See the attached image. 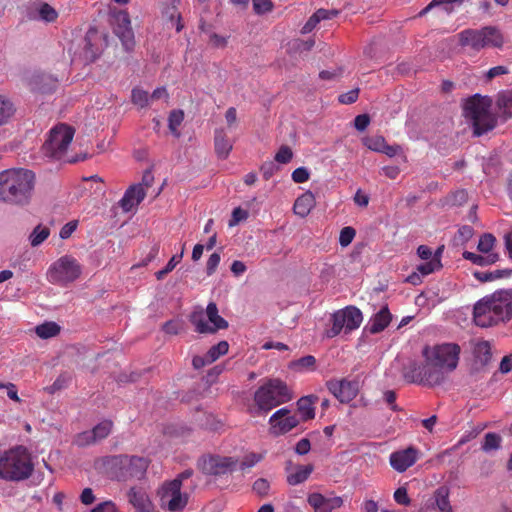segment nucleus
<instances>
[{
	"instance_id": "f257e3e1",
	"label": "nucleus",
	"mask_w": 512,
	"mask_h": 512,
	"mask_svg": "<svg viewBox=\"0 0 512 512\" xmlns=\"http://www.w3.org/2000/svg\"><path fill=\"white\" fill-rule=\"evenodd\" d=\"M512 317V289H501L477 301L473 321L481 328L498 325Z\"/></svg>"
},
{
	"instance_id": "f03ea898",
	"label": "nucleus",
	"mask_w": 512,
	"mask_h": 512,
	"mask_svg": "<svg viewBox=\"0 0 512 512\" xmlns=\"http://www.w3.org/2000/svg\"><path fill=\"white\" fill-rule=\"evenodd\" d=\"M35 187V175L28 169H8L0 172V202L14 206L30 203Z\"/></svg>"
},
{
	"instance_id": "7ed1b4c3",
	"label": "nucleus",
	"mask_w": 512,
	"mask_h": 512,
	"mask_svg": "<svg viewBox=\"0 0 512 512\" xmlns=\"http://www.w3.org/2000/svg\"><path fill=\"white\" fill-rule=\"evenodd\" d=\"M491 109L492 100L488 96L475 94L465 100L463 115L472 124L475 136H481L495 127L497 120Z\"/></svg>"
},
{
	"instance_id": "20e7f679",
	"label": "nucleus",
	"mask_w": 512,
	"mask_h": 512,
	"mask_svg": "<svg viewBox=\"0 0 512 512\" xmlns=\"http://www.w3.org/2000/svg\"><path fill=\"white\" fill-rule=\"evenodd\" d=\"M34 470L27 449L18 446L3 452L0 462V478L5 481H22L29 478Z\"/></svg>"
},
{
	"instance_id": "39448f33",
	"label": "nucleus",
	"mask_w": 512,
	"mask_h": 512,
	"mask_svg": "<svg viewBox=\"0 0 512 512\" xmlns=\"http://www.w3.org/2000/svg\"><path fill=\"white\" fill-rule=\"evenodd\" d=\"M292 399L287 385L280 379H270L254 394V401L260 411L268 412Z\"/></svg>"
},
{
	"instance_id": "423d86ee",
	"label": "nucleus",
	"mask_w": 512,
	"mask_h": 512,
	"mask_svg": "<svg viewBox=\"0 0 512 512\" xmlns=\"http://www.w3.org/2000/svg\"><path fill=\"white\" fill-rule=\"evenodd\" d=\"M447 374L448 372L442 367L426 359L422 365L411 362L409 366L404 368L403 372V376L407 381L430 387L443 383Z\"/></svg>"
},
{
	"instance_id": "0eeeda50",
	"label": "nucleus",
	"mask_w": 512,
	"mask_h": 512,
	"mask_svg": "<svg viewBox=\"0 0 512 512\" xmlns=\"http://www.w3.org/2000/svg\"><path fill=\"white\" fill-rule=\"evenodd\" d=\"M74 133L75 130L64 123L58 124L52 128L47 140L42 146L44 156L56 160L63 159L73 140Z\"/></svg>"
},
{
	"instance_id": "6e6552de",
	"label": "nucleus",
	"mask_w": 512,
	"mask_h": 512,
	"mask_svg": "<svg viewBox=\"0 0 512 512\" xmlns=\"http://www.w3.org/2000/svg\"><path fill=\"white\" fill-rule=\"evenodd\" d=\"M106 463L111 468H119L112 476L119 480L141 478L148 468V461L143 457L118 455L107 458Z\"/></svg>"
},
{
	"instance_id": "1a4fd4ad",
	"label": "nucleus",
	"mask_w": 512,
	"mask_h": 512,
	"mask_svg": "<svg viewBox=\"0 0 512 512\" xmlns=\"http://www.w3.org/2000/svg\"><path fill=\"white\" fill-rule=\"evenodd\" d=\"M460 43L463 46H471L475 50L485 47H502L504 43L502 33L495 27H484L480 30L467 29L460 34Z\"/></svg>"
},
{
	"instance_id": "9d476101",
	"label": "nucleus",
	"mask_w": 512,
	"mask_h": 512,
	"mask_svg": "<svg viewBox=\"0 0 512 512\" xmlns=\"http://www.w3.org/2000/svg\"><path fill=\"white\" fill-rule=\"evenodd\" d=\"M81 271L78 261L71 256L65 255L50 266L47 278L52 284L67 285L75 281L80 276Z\"/></svg>"
},
{
	"instance_id": "9b49d317",
	"label": "nucleus",
	"mask_w": 512,
	"mask_h": 512,
	"mask_svg": "<svg viewBox=\"0 0 512 512\" xmlns=\"http://www.w3.org/2000/svg\"><path fill=\"white\" fill-rule=\"evenodd\" d=\"M459 353L460 347L452 343L437 345L433 348L425 347L423 350V356L426 360L432 361L448 373L456 369L459 361Z\"/></svg>"
},
{
	"instance_id": "f8f14e48",
	"label": "nucleus",
	"mask_w": 512,
	"mask_h": 512,
	"mask_svg": "<svg viewBox=\"0 0 512 512\" xmlns=\"http://www.w3.org/2000/svg\"><path fill=\"white\" fill-rule=\"evenodd\" d=\"M363 316L361 311L355 306H347L344 309L336 311L332 315V328L326 332L328 338L337 336L342 330L349 333L357 329L362 323Z\"/></svg>"
},
{
	"instance_id": "ddd939ff",
	"label": "nucleus",
	"mask_w": 512,
	"mask_h": 512,
	"mask_svg": "<svg viewBox=\"0 0 512 512\" xmlns=\"http://www.w3.org/2000/svg\"><path fill=\"white\" fill-rule=\"evenodd\" d=\"M238 460L234 457L204 455L197 461V468L207 476H222L235 470Z\"/></svg>"
},
{
	"instance_id": "4468645a",
	"label": "nucleus",
	"mask_w": 512,
	"mask_h": 512,
	"mask_svg": "<svg viewBox=\"0 0 512 512\" xmlns=\"http://www.w3.org/2000/svg\"><path fill=\"white\" fill-rule=\"evenodd\" d=\"M178 481L165 482L160 491V506L171 512L183 510L188 503V495L181 492Z\"/></svg>"
},
{
	"instance_id": "2eb2a0df",
	"label": "nucleus",
	"mask_w": 512,
	"mask_h": 512,
	"mask_svg": "<svg viewBox=\"0 0 512 512\" xmlns=\"http://www.w3.org/2000/svg\"><path fill=\"white\" fill-rule=\"evenodd\" d=\"M206 315L211 323L210 325L202 314L192 316L191 322L194 324L196 332L201 334H213L220 329H226L228 327V322L218 314V308L214 302H210L207 305Z\"/></svg>"
},
{
	"instance_id": "dca6fc26",
	"label": "nucleus",
	"mask_w": 512,
	"mask_h": 512,
	"mask_svg": "<svg viewBox=\"0 0 512 512\" xmlns=\"http://www.w3.org/2000/svg\"><path fill=\"white\" fill-rule=\"evenodd\" d=\"M326 386L341 403H349L359 392L358 380L331 379L327 381Z\"/></svg>"
},
{
	"instance_id": "f3484780",
	"label": "nucleus",
	"mask_w": 512,
	"mask_h": 512,
	"mask_svg": "<svg viewBox=\"0 0 512 512\" xmlns=\"http://www.w3.org/2000/svg\"><path fill=\"white\" fill-rule=\"evenodd\" d=\"M114 33L121 40L126 51L134 48V33L131 28L129 14L126 11H119L114 16Z\"/></svg>"
},
{
	"instance_id": "a211bd4d",
	"label": "nucleus",
	"mask_w": 512,
	"mask_h": 512,
	"mask_svg": "<svg viewBox=\"0 0 512 512\" xmlns=\"http://www.w3.org/2000/svg\"><path fill=\"white\" fill-rule=\"evenodd\" d=\"M269 423L275 434H285L299 424V419L289 409L281 408L270 417Z\"/></svg>"
},
{
	"instance_id": "6ab92c4d",
	"label": "nucleus",
	"mask_w": 512,
	"mask_h": 512,
	"mask_svg": "<svg viewBox=\"0 0 512 512\" xmlns=\"http://www.w3.org/2000/svg\"><path fill=\"white\" fill-rule=\"evenodd\" d=\"M418 454V450L412 446L403 450L395 451L390 455V465L397 472H405L415 464L418 459Z\"/></svg>"
},
{
	"instance_id": "aec40b11",
	"label": "nucleus",
	"mask_w": 512,
	"mask_h": 512,
	"mask_svg": "<svg viewBox=\"0 0 512 512\" xmlns=\"http://www.w3.org/2000/svg\"><path fill=\"white\" fill-rule=\"evenodd\" d=\"M307 502L314 509V512H332L340 508L344 500L340 496L325 497L321 493H311L308 495Z\"/></svg>"
},
{
	"instance_id": "412c9836",
	"label": "nucleus",
	"mask_w": 512,
	"mask_h": 512,
	"mask_svg": "<svg viewBox=\"0 0 512 512\" xmlns=\"http://www.w3.org/2000/svg\"><path fill=\"white\" fill-rule=\"evenodd\" d=\"M146 196V191L142 184L131 185L119 201V205L124 212H129L137 206Z\"/></svg>"
},
{
	"instance_id": "4be33fe9",
	"label": "nucleus",
	"mask_w": 512,
	"mask_h": 512,
	"mask_svg": "<svg viewBox=\"0 0 512 512\" xmlns=\"http://www.w3.org/2000/svg\"><path fill=\"white\" fill-rule=\"evenodd\" d=\"M392 316L387 306L380 309L366 325L365 330L371 334L383 331L391 322Z\"/></svg>"
},
{
	"instance_id": "5701e85b",
	"label": "nucleus",
	"mask_w": 512,
	"mask_h": 512,
	"mask_svg": "<svg viewBox=\"0 0 512 512\" xmlns=\"http://www.w3.org/2000/svg\"><path fill=\"white\" fill-rule=\"evenodd\" d=\"M432 499V507L439 512H454L450 502V489L447 486L443 485L438 487L433 492Z\"/></svg>"
},
{
	"instance_id": "b1692460",
	"label": "nucleus",
	"mask_w": 512,
	"mask_h": 512,
	"mask_svg": "<svg viewBox=\"0 0 512 512\" xmlns=\"http://www.w3.org/2000/svg\"><path fill=\"white\" fill-rule=\"evenodd\" d=\"M128 498L138 512H152L151 501L144 491L131 488L128 492Z\"/></svg>"
},
{
	"instance_id": "393cba45",
	"label": "nucleus",
	"mask_w": 512,
	"mask_h": 512,
	"mask_svg": "<svg viewBox=\"0 0 512 512\" xmlns=\"http://www.w3.org/2000/svg\"><path fill=\"white\" fill-rule=\"evenodd\" d=\"M215 152L219 158L226 159L232 150V143L223 129H217L214 136Z\"/></svg>"
},
{
	"instance_id": "a878e982",
	"label": "nucleus",
	"mask_w": 512,
	"mask_h": 512,
	"mask_svg": "<svg viewBox=\"0 0 512 512\" xmlns=\"http://www.w3.org/2000/svg\"><path fill=\"white\" fill-rule=\"evenodd\" d=\"M315 205V198L311 192L299 196L293 206L294 213L302 218L306 217Z\"/></svg>"
},
{
	"instance_id": "bb28decb",
	"label": "nucleus",
	"mask_w": 512,
	"mask_h": 512,
	"mask_svg": "<svg viewBox=\"0 0 512 512\" xmlns=\"http://www.w3.org/2000/svg\"><path fill=\"white\" fill-rule=\"evenodd\" d=\"M31 84L34 90L41 93H50L56 88L57 79L47 74H39L33 77Z\"/></svg>"
},
{
	"instance_id": "cd10ccee",
	"label": "nucleus",
	"mask_w": 512,
	"mask_h": 512,
	"mask_svg": "<svg viewBox=\"0 0 512 512\" xmlns=\"http://www.w3.org/2000/svg\"><path fill=\"white\" fill-rule=\"evenodd\" d=\"M317 400V396L309 395L301 397L297 401V407L301 414L302 420L307 421L315 417V409L313 403Z\"/></svg>"
},
{
	"instance_id": "c85d7f7f",
	"label": "nucleus",
	"mask_w": 512,
	"mask_h": 512,
	"mask_svg": "<svg viewBox=\"0 0 512 512\" xmlns=\"http://www.w3.org/2000/svg\"><path fill=\"white\" fill-rule=\"evenodd\" d=\"M512 275V269H497L494 271H475L473 276L480 282L486 283Z\"/></svg>"
},
{
	"instance_id": "c756f323",
	"label": "nucleus",
	"mask_w": 512,
	"mask_h": 512,
	"mask_svg": "<svg viewBox=\"0 0 512 512\" xmlns=\"http://www.w3.org/2000/svg\"><path fill=\"white\" fill-rule=\"evenodd\" d=\"M463 257L466 260L471 261L473 264L479 265V266H489L494 263H496L499 260V254L498 253H489L486 255H480L473 252L465 251L463 253Z\"/></svg>"
},
{
	"instance_id": "7c9ffc66",
	"label": "nucleus",
	"mask_w": 512,
	"mask_h": 512,
	"mask_svg": "<svg viewBox=\"0 0 512 512\" xmlns=\"http://www.w3.org/2000/svg\"><path fill=\"white\" fill-rule=\"evenodd\" d=\"M61 331V327L53 321H46L35 327V333L41 339H49L57 336Z\"/></svg>"
},
{
	"instance_id": "2f4dec72",
	"label": "nucleus",
	"mask_w": 512,
	"mask_h": 512,
	"mask_svg": "<svg viewBox=\"0 0 512 512\" xmlns=\"http://www.w3.org/2000/svg\"><path fill=\"white\" fill-rule=\"evenodd\" d=\"M96 37L97 33L93 30H89L84 38V55L89 61H94L99 55V48L94 44Z\"/></svg>"
},
{
	"instance_id": "473e14b6",
	"label": "nucleus",
	"mask_w": 512,
	"mask_h": 512,
	"mask_svg": "<svg viewBox=\"0 0 512 512\" xmlns=\"http://www.w3.org/2000/svg\"><path fill=\"white\" fill-rule=\"evenodd\" d=\"M15 111L16 109L12 101L0 94V127L9 122Z\"/></svg>"
},
{
	"instance_id": "72a5a7b5",
	"label": "nucleus",
	"mask_w": 512,
	"mask_h": 512,
	"mask_svg": "<svg viewBox=\"0 0 512 512\" xmlns=\"http://www.w3.org/2000/svg\"><path fill=\"white\" fill-rule=\"evenodd\" d=\"M474 356L482 366L487 365L492 358L490 343L488 341L478 342L474 348Z\"/></svg>"
},
{
	"instance_id": "f704fd0d",
	"label": "nucleus",
	"mask_w": 512,
	"mask_h": 512,
	"mask_svg": "<svg viewBox=\"0 0 512 512\" xmlns=\"http://www.w3.org/2000/svg\"><path fill=\"white\" fill-rule=\"evenodd\" d=\"M313 471V465L298 466L294 473H291L287 477V482L290 485H298L303 483Z\"/></svg>"
},
{
	"instance_id": "c9c22d12",
	"label": "nucleus",
	"mask_w": 512,
	"mask_h": 512,
	"mask_svg": "<svg viewBox=\"0 0 512 512\" xmlns=\"http://www.w3.org/2000/svg\"><path fill=\"white\" fill-rule=\"evenodd\" d=\"M463 0H432L425 8H423L418 16L423 17L429 11L436 7H442L447 13H451L453 11V4H461Z\"/></svg>"
},
{
	"instance_id": "e433bc0d",
	"label": "nucleus",
	"mask_w": 512,
	"mask_h": 512,
	"mask_svg": "<svg viewBox=\"0 0 512 512\" xmlns=\"http://www.w3.org/2000/svg\"><path fill=\"white\" fill-rule=\"evenodd\" d=\"M72 380V375L68 372L61 373L52 385L45 388V391L49 394H54L68 386Z\"/></svg>"
},
{
	"instance_id": "4c0bfd02",
	"label": "nucleus",
	"mask_w": 512,
	"mask_h": 512,
	"mask_svg": "<svg viewBox=\"0 0 512 512\" xmlns=\"http://www.w3.org/2000/svg\"><path fill=\"white\" fill-rule=\"evenodd\" d=\"M184 119V113L182 110H173L170 112L168 118V126L171 133L179 138L180 132L178 131V127L181 125Z\"/></svg>"
},
{
	"instance_id": "58836bf2",
	"label": "nucleus",
	"mask_w": 512,
	"mask_h": 512,
	"mask_svg": "<svg viewBox=\"0 0 512 512\" xmlns=\"http://www.w3.org/2000/svg\"><path fill=\"white\" fill-rule=\"evenodd\" d=\"M442 267L441 261L439 260V256H433L428 262L420 264L417 266V272L422 275H429L436 270H439Z\"/></svg>"
},
{
	"instance_id": "ea45409f",
	"label": "nucleus",
	"mask_w": 512,
	"mask_h": 512,
	"mask_svg": "<svg viewBox=\"0 0 512 512\" xmlns=\"http://www.w3.org/2000/svg\"><path fill=\"white\" fill-rule=\"evenodd\" d=\"M229 344L227 341H220L218 344L212 346L206 353L208 356V362L213 363L220 356L225 355L228 352Z\"/></svg>"
},
{
	"instance_id": "a19ab883",
	"label": "nucleus",
	"mask_w": 512,
	"mask_h": 512,
	"mask_svg": "<svg viewBox=\"0 0 512 512\" xmlns=\"http://www.w3.org/2000/svg\"><path fill=\"white\" fill-rule=\"evenodd\" d=\"M113 423L110 420H104L101 423L97 424L93 429V435L96 442L105 439L112 430Z\"/></svg>"
},
{
	"instance_id": "79ce46f5",
	"label": "nucleus",
	"mask_w": 512,
	"mask_h": 512,
	"mask_svg": "<svg viewBox=\"0 0 512 512\" xmlns=\"http://www.w3.org/2000/svg\"><path fill=\"white\" fill-rule=\"evenodd\" d=\"M49 234L50 231L47 227H42L38 225L37 227L34 228L33 232L29 237L31 245L33 247L39 246L47 239Z\"/></svg>"
},
{
	"instance_id": "37998d69",
	"label": "nucleus",
	"mask_w": 512,
	"mask_h": 512,
	"mask_svg": "<svg viewBox=\"0 0 512 512\" xmlns=\"http://www.w3.org/2000/svg\"><path fill=\"white\" fill-rule=\"evenodd\" d=\"M500 443H501L500 435L490 432L485 435L481 448L484 452H490L492 450L499 449Z\"/></svg>"
},
{
	"instance_id": "c03bdc74",
	"label": "nucleus",
	"mask_w": 512,
	"mask_h": 512,
	"mask_svg": "<svg viewBox=\"0 0 512 512\" xmlns=\"http://www.w3.org/2000/svg\"><path fill=\"white\" fill-rule=\"evenodd\" d=\"M39 18L45 22H54L57 17V11L48 3H41L38 7Z\"/></svg>"
},
{
	"instance_id": "a18cd8bd",
	"label": "nucleus",
	"mask_w": 512,
	"mask_h": 512,
	"mask_svg": "<svg viewBox=\"0 0 512 512\" xmlns=\"http://www.w3.org/2000/svg\"><path fill=\"white\" fill-rule=\"evenodd\" d=\"M495 241L496 239L492 234L485 233L480 237L477 249L485 254L492 253L491 251L494 247Z\"/></svg>"
},
{
	"instance_id": "49530a36",
	"label": "nucleus",
	"mask_w": 512,
	"mask_h": 512,
	"mask_svg": "<svg viewBox=\"0 0 512 512\" xmlns=\"http://www.w3.org/2000/svg\"><path fill=\"white\" fill-rule=\"evenodd\" d=\"M385 142H386L385 138L383 136H379V135L366 137L363 140L364 145L368 149L375 151V152H381V150H383V148H384Z\"/></svg>"
},
{
	"instance_id": "de8ad7c7",
	"label": "nucleus",
	"mask_w": 512,
	"mask_h": 512,
	"mask_svg": "<svg viewBox=\"0 0 512 512\" xmlns=\"http://www.w3.org/2000/svg\"><path fill=\"white\" fill-rule=\"evenodd\" d=\"M78 447H85L96 443L92 430L79 433L74 440Z\"/></svg>"
},
{
	"instance_id": "09e8293b",
	"label": "nucleus",
	"mask_w": 512,
	"mask_h": 512,
	"mask_svg": "<svg viewBox=\"0 0 512 512\" xmlns=\"http://www.w3.org/2000/svg\"><path fill=\"white\" fill-rule=\"evenodd\" d=\"M131 97L132 102L140 107H145L150 99L148 92L142 89H133Z\"/></svg>"
},
{
	"instance_id": "8fccbe9b",
	"label": "nucleus",
	"mask_w": 512,
	"mask_h": 512,
	"mask_svg": "<svg viewBox=\"0 0 512 512\" xmlns=\"http://www.w3.org/2000/svg\"><path fill=\"white\" fill-rule=\"evenodd\" d=\"M316 363V359L312 355L304 356L295 362H293V367H295L298 370H309L313 369Z\"/></svg>"
},
{
	"instance_id": "3c124183",
	"label": "nucleus",
	"mask_w": 512,
	"mask_h": 512,
	"mask_svg": "<svg viewBox=\"0 0 512 512\" xmlns=\"http://www.w3.org/2000/svg\"><path fill=\"white\" fill-rule=\"evenodd\" d=\"M252 5L254 12L258 15L272 11L274 6L271 0H252Z\"/></svg>"
},
{
	"instance_id": "603ef678",
	"label": "nucleus",
	"mask_w": 512,
	"mask_h": 512,
	"mask_svg": "<svg viewBox=\"0 0 512 512\" xmlns=\"http://www.w3.org/2000/svg\"><path fill=\"white\" fill-rule=\"evenodd\" d=\"M356 231L354 228L347 226L340 231L339 244L347 247L354 239Z\"/></svg>"
},
{
	"instance_id": "864d4df0",
	"label": "nucleus",
	"mask_w": 512,
	"mask_h": 512,
	"mask_svg": "<svg viewBox=\"0 0 512 512\" xmlns=\"http://www.w3.org/2000/svg\"><path fill=\"white\" fill-rule=\"evenodd\" d=\"M293 157V152L289 146L283 145L275 155V160L279 163L286 164Z\"/></svg>"
},
{
	"instance_id": "5fc2aeb1",
	"label": "nucleus",
	"mask_w": 512,
	"mask_h": 512,
	"mask_svg": "<svg viewBox=\"0 0 512 512\" xmlns=\"http://www.w3.org/2000/svg\"><path fill=\"white\" fill-rule=\"evenodd\" d=\"M261 459V455L256 453H249L243 458L239 467L241 470H246L248 468L255 466L259 461H261Z\"/></svg>"
},
{
	"instance_id": "6e6d98bb",
	"label": "nucleus",
	"mask_w": 512,
	"mask_h": 512,
	"mask_svg": "<svg viewBox=\"0 0 512 512\" xmlns=\"http://www.w3.org/2000/svg\"><path fill=\"white\" fill-rule=\"evenodd\" d=\"M183 328V323L178 320H170L163 324V330L170 335H177Z\"/></svg>"
},
{
	"instance_id": "4d7b16f0",
	"label": "nucleus",
	"mask_w": 512,
	"mask_h": 512,
	"mask_svg": "<svg viewBox=\"0 0 512 512\" xmlns=\"http://www.w3.org/2000/svg\"><path fill=\"white\" fill-rule=\"evenodd\" d=\"M394 500L399 505H404V506L409 505L411 502V499L408 496V492L405 487H399L398 489H396V491L394 492Z\"/></svg>"
},
{
	"instance_id": "13d9d810",
	"label": "nucleus",
	"mask_w": 512,
	"mask_h": 512,
	"mask_svg": "<svg viewBox=\"0 0 512 512\" xmlns=\"http://www.w3.org/2000/svg\"><path fill=\"white\" fill-rule=\"evenodd\" d=\"M269 488V482L264 478L257 479L253 484V490L262 497L268 494Z\"/></svg>"
},
{
	"instance_id": "bf43d9fd",
	"label": "nucleus",
	"mask_w": 512,
	"mask_h": 512,
	"mask_svg": "<svg viewBox=\"0 0 512 512\" xmlns=\"http://www.w3.org/2000/svg\"><path fill=\"white\" fill-rule=\"evenodd\" d=\"M220 259H221L220 254L217 252L210 255V257L208 258L207 263H206L207 275L210 276L216 271V269L220 263Z\"/></svg>"
},
{
	"instance_id": "052dcab7",
	"label": "nucleus",
	"mask_w": 512,
	"mask_h": 512,
	"mask_svg": "<svg viewBox=\"0 0 512 512\" xmlns=\"http://www.w3.org/2000/svg\"><path fill=\"white\" fill-rule=\"evenodd\" d=\"M310 173L306 167H299L292 173V180L295 183H304L309 179Z\"/></svg>"
},
{
	"instance_id": "680f3d73",
	"label": "nucleus",
	"mask_w": 512,
	"mask_h": 512,
	"mask_svg": "<svg viewBox=\"0 0 512 512\" xmlns=\"http://www.w3.org/2000/svg\"><path fill=\"white\" fill-rule=\"evenodd\" d=\"M383 398L385 402L390 406L393 411H400V407L395 403L396 401V393L393 390H387L383 394Z\"/></svg>"
},
{
	"instance_id": "e2e57ef3",
	"label": "nucleus",
	"mask_w": 512,
	"mask_h": 512,
	"mask_svg": "<svg viewBox=\"0 0 512 512\" xmlns=\"http://www.w3.org/2000/svg\"><path fill=\"white\" fill-rule=\"evenodd\" d=\"M359 89H353L339 96V101L343 104H352L358 99Z\"/></svg>"
},
{
	"instance_id": "0e129e2a",
	"label": "nucleus",
	"mask_w": 512,
	"mask_h": 512,
	"mask_svg": "<svg viewBox=\"0 0 512 512\" xmlns=\"http://www.w3.org/2000/svg\"><path fill=\"white\" fill-rule=\"evenodd\" d=\"M370 123V117L367 114H361L355 117L354 125L358 131H364Z\"/></svg>"
},
{
	"instance_id": "69168bd1",
	"label": "nucleus",
	"mask_w": 512,
	"mask_h": 512,
	"mask_svg": "<svg viewBox=\"0 0 512 512\" xmlns=\"http://www.w3.org/2000/svg\"><path fill=\"white\" fill-rule=\"evenodd\" d=\"M247 212L240 207L235 208L232 212V218L229 221L230 226H234L238 224L241 220L247 218Z\"/></svg>"
},
{
	"instance_id": "338daca9",
	"label": "nucleus",
	"mask_w": 512,
	"mask_h": 512,
	"mask_svg": "<svg viewBox=\"0 0 512 512\" xmlns=\"http://www.w3.org/2000/svg\"><path fill=\"white\" fill-rule=\"evenodd\" d=\"M320 22L319 18L317 17L316 12L310 16V18L307 20V22L304 24V26L301 29L302 34H308L310 33Z\"/></svg>"
},
{
	"instance_id": "774afa93",
	"label": "nucleus",
	"mask_w": 512,
	"mask_h": 512,
	"mask_svg": "<svg viewBox=\"0 0 512 512\" xmlns=\"http://www.w3.org/2000/svg\"><path fill=\"white\" fill-rule=\"evenodd\" d=\"M116 507L112 501H104L102 503L97 504L91 512H115Z\"/></svg>"
}]
</instances>
